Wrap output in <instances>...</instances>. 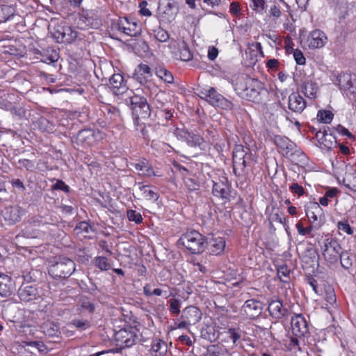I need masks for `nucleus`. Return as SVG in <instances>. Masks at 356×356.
I'll return each mask as SVG.
<instances>
[{"label":"nucleus","instance_id":"obj_28","mask_svg":"<svg viewBox=\"0 0 356 356\" xmlns=\"http://www.w3.org/2000/svg\"><path fill=\"white\" fill-rule=\"evenodd\" d=\"M225 247V241L222 238H214L209 242V250L213 254L218 255L223 252Z\"/></svg>","mask_w":356,"mask_h":356},{"label":"nucleus","instance_id":"obj_40","mask_svg":"<svg viewBox=\"0 0 356 356\" xmlns=\"http://www.w3.org/2000/svg\"><path fill=\"white\" fill-rule=\"evenodd\" d=\"M291 270L286 265L280 266L277 269V274L282 282H288Z\"/></svg>","mask_w":356,"mask_h":356},{"label":"nucleus","instance_id":"obj_44","mask_svg":"<svg viewBox=\"0 0 356 356\" xmlns=\"http://www.w3.org/2000/svg\"><path fill=\"white\" fill-rule=\"evenodd\" d=\"M344 186L350 190L356 192V175H348L343 179Z\"/></svg>","mask_w":356,"mask_h":356},{"label":"nucleus","instance_id":"obj_45","mask_svg":"<svg viewBox=\"0 0 356 356\" xmlns=\"http://www.w3.org/2000/svg\"><path fill=\"white\" fill-rule=\"evenodd\" d=\"M168 302L170 313L173 316H177L180 313L181 300L177 298H171Z\"/></svg>","mask_w":356,"mask_h":356},{"label":"nucleus","instance_id":"obj_16","mask_svg":"<svg viewBox=\"0 0 356 356\" xmlns=\"http://www.w3.org/2000/svg\"><path fill=\"white\" fill-rule=\"evenodd\" d=\"M327 42L325 33L319 29L312 31L307 38V43L309 49H320L323 47Z\"/></svg>","mask_w":356,"mask_h":356},{"label":"nucleus","instance_id":"obj_2","mask_svg":"<svg viewBox=\"0 0 356 356\" xmlns=\"http://www.w3.org/2000/svg\"><path fill=\"white\" fill-rule=\"evenodd\" d=\"M131 107L134 116V124L137 129H144V123L140 122L141 119H147L150 116L151 110L147 99L138 95H134L129 97Z\"/></svg>","mask_w":356,"mask_h":356},{"label":"nucleus","instance_id":"obj_6","mask_svg":"<svg viewBox=\"0 0 356 356\" xmlns=\"http://www.w3.org/2000/svg\"><path fill=\"white\" fill-rule=\"evenodd\" d=\"M179 241L192 254H200L204 250V238L197 231L193 230L185 233L181 236Z\"/></svg>","mask_w":356,"mask_h":356},{"label":"nucleus","instance_id":"obj_41","mask_svg":"<svg viewBox=\"0 0 356 356\" xmlns=\"http://www.w3.org/2000/svg\"><path fill=\"white\" fill-rule=\"evenodd\" d=\"M95 264L101 270H108L111 268V264L106 257H97L95 258Z\"/></svg>","mask_w":356,"mask_h":356},{"label":"nucleus","instance_id":"obj_25","mask_svg":"<svg viewBox=\"0 0 356 356\" xmlns=\"http://www.w3.org/2000/svg\"><path fill=\"white\" fill-rule=\"evenodd\" d=\"M2 216L6 221L10 224L19 222L21 218L19 209L17 207H9L2 211Z\"/></svg>","mask_w":356,"mask_h":356},{"label":"nucleus","instance_id":"obj_57","mask_svg":"<svg viewBox=\"0 0 356 356\" xmlns=\"http://www.w3.org/2000/svg\"><path fill=\"white\" fill-rule=\"evenodd\" d=\"M289 189L292 193H296L299 196L302 195L305 193L304 188L298 183H293L290 186Z\"/></svg>","mask_w":356,"mask_h":356},{"label":"nucleus","instance_id":"obj_11","mask_svg":"<svg viewBox=\"0 0 356 356\" xmlns=\"http://www.w3.org/2000/svg\"><path fill=\"white\" fill-rule=\"evenodd\" d=\"M172 132L178 140L185 141L191 147L201 146L204 143L200 134L190 132L185 128L177 127Z\"/></svg>","mask_w":356,"mask_h":356},{"label":"nucleus","instance_id":"obj_12","mask_svg":"<svg viewBox=\"0 0 356 356\" xmlns=\"http://www.w3.org/2000/svg\"><path fill=\"white\" fill-rule=\"evenodd\" d=\"M274 143L275 145L282 151V154L286 156H291L296 152L298 154H300L302 157L305 156L300 150H296V144L286 137L275 136L274 138Z\"/></svg>","mask_w":356,"mask_h":356},{"label":"nucleus","instance_id":"obj_22","mask_svg":"<svg viewBox=\"0 0 356 356\" xmlns=\"http://www.w3.org/2000/svg\"><path fill=\"white\" fill-rule=\"evenodd\" d=\"M322 209L320 205L316 203H311L306 209V215L312 224L314 226L319 227L321 222L318 220V216L321 215Z\"/></svg>","mask_w":356,"mask_h":356},{"label":"nucleus","instance_id":"obj_36","mask_svg":"<svg viewBox=\"0 0 356 356\" xmlns=\"http://www.w3.org/2000/svg\"><path fill=\"white\" fill-rule=\"evenodd\" d=\"M155 74L157 77L166 83H172L174 81L172 73L164 67L156 68Z\"/></svg>","mask_w":356,"mask_h":356},{"label":"nucleus","instance_id":"obj_43","mask_svg":"<svg viewBox=\"0 0 356 356\" xmlns=\"http://www.w3.org/2000/svg\"><path fill=\"white\" fill-rule=\"evenodd\" d=\"M339 258L343 268L349 269L352 266L353 259L348 252L341 251Z\"/></svg>","mask_w":356,"mask_h":356},{"label":"nucleus","instance_id":"obj_29","mask_svg":"<svg viewBox=\"0 0 356 356\" xmlns=\"http://www.w3.org/2000/svg\"><path fill=\"white\" fill-rule=\"evenodd\" d=\"M213 193L215 196L222 199H228L230 193L229 188L223 182L214 183Z\"/></svg>","mask_w":356,"mask_h":356},{"label":"nucleus","instance_id":"obj_59","mask_svg":"<svg viewBox=\"0 0 356 356\" xmlns=\"http://www.w3.org/2000/svg\"><path fill=\"white\" fill-rule=\"evenodd\" d=\"M147 2L146 1H143L140 3V13L141 15L144 16H150L152 15L151 11L147 8Z\"/></svg>","mask_w":356,"mask_h":356},{"label":"nucleus","instance_id":"obj_9","mask_svg":"<svg viewBox=\"0 0 356 356\" xmlns=\"http://www.w3.org/2000/svg\"><path fill=\"white\" fill-rule=\"evenodd\" d=\"M114 340L120 348L131 347L139 340L138 331L133 327L121 329L115 332Z\"/></svg>","mask_w":356,"mask_h":356},{"label":"nucleus","instance_id":"obj_46","mask_svg":"<svg viewBox=\"0 0 356 356\" xmlns=\"http://www.w3.org/2000/svg\"><path fill=\"white\" fill-rule=\"evenodd\" d=\"M106 118L111 121H118L120 119V113L118 108L113 106L106 107Z\"/></svg>","mask_w":356,"mask_h":356},{"label":"nucleus","instance_id":"obj_49","mask_svg":"<svg viewBox=\"0 0 356 356\" xmlns=\"http://www.w3.org/2000/svg\"><path fill=\"white\" fill-rule=\"evenodd\" d=\"M18 168H25L27 170L33 171L35 169V162L29 159H19L17 162Z\"/></svg>","mask_w":356,"mask_h":356},{"label":"nucleus","instance_id":"obj_35","mask_svg":"<svg viewBox=\"0 0 356 356\" xmlns=\"http://www.w3.org/2000/svg\"><path fill=\"white\" fill-rule=\"evenodd\" d=\"M143 86L144 92L149 95H156L160 91L157 85L153 81L152 78L150 80L146 81L145 83H140Z\"/></svg>","mask_w":356,"mask_h":356},{"label":"nucleus","instance_id":"obj_10","mask_svg":"<svg viewBox=\"0 0 356 356\" xmlns=\"http://www.w3.org/2000/svg\"><path fill=\"white\" fill-rule=\"evenodd\" d=\"M337 81L340 89L356 107V76L350 74H341L337 77Z\"/></svg>","mask_w":356,"mask_h":356},{"label":"nucleus","instance_id":"obj_56","mask_svg":"<svg viewBox=\"0 0 356 356\" xmlns=\"http://www.w3.org/2000/svg\"><path fill=\"white\" fill-rule=\"evenodd\" d=\"M184 183L189 191H195L199 189V184L191 179H185Z\"/></svg>","mask_w":356,"mask_h":356},{"label":"nucleus","instance_id":"obj_27","mask_svg":"<svg viewBox=\"0 0 356 356\" xmlns=\"http://www.w3.org/2000/svg\"><path fill=\"white\" fill-rule=\"evenodd\" d=\"M135 169L140 176L151 177L155 175L153 168L146 160L140 161L136 163Z\"/></svg>","mask_w":356,"mask_h":356},{"label":"nucleus","instance_id":"obj_60","mask_svg":"<svg viewBox=\"0 0 356 356\" xmlns=\"http://www.w3.org/2000/svg\"><path fill=\"white\" fill-rule=\"evenodd\" d=\"M281 10L280 8L275 5L270 7L269 10V16L273 17V19H277L281 15Z\"/></svg>","mask_w":356,"mask_h":356},{"label":"nucleus","instance_id":"obj_50","mask_svg":"<svg viewBox=\"0 0 356 356\" xmlns=\"http://www.w3.org/2000/svg\"><path fill=\"white\" fill-rule=\"evenodd\" d=\"M252 9L257 13H262L266 7V2L264 0H252Z\"/></svg>","mask_w":356,"mask_h":356},{"label":"nucleus","instance_id":"obj_20","mask_svg":"<svg viewBox=\"0 0 356 356\" xmlns=\"http://www.w3.org/2000/svg\"><path fill=\"white\" fill-rule=\"evenodd\" d=\"M268 310L270 313V315L277 319H280L282 318L286 312V309L283 307L282 302L277 298L272 299L269 303L268 307Z\"/></svg>","mask_w":356,"mask_h":356},{"label":"nucleus","instance_id":"obj_51","mask_svg":"<svg viewBox=\"0 0 356 356\" xmlns=\"http://www.w3.org/2000/svg\"><path fill=\"white\" fill-rule=\"evenodd\" d=\"M127 217L129 220L134 221L137 224L140 223L143 220L141 214L134 210H129L127 211Z\"/></svg>","mask_w":356,"mask_h":356},{"label":"nucleus","instance_id":"obj_47","mask_svg":"<svg viewBox=\"0 0 356 356\" xmlns=\"http://www.w3.org/2000/svg\"><path fill=\"white\" fill-rule=\"evenodd\" d=\"M317 119L323 123H330L333 119V114L329 111H319L317 114Z\"/></svg>","mask_w":356,"mask_h":356},{"label":"nucleus","instance_id":"obj_58","mask_svg":"<svg viewBox=\"0 0 356 356\" xmlns=\"http://www.w3.org/2000/svg\"><path fill=\"white\" fill-rule=\"evenodd\" d=\"M53 188L55 190H61L66 193H68L70 191V187L61 180H58L56 183L53 186Z\"/></svg>","mask_w":356,"mask_h":356},{"label":"nucleus","instance_id":"obj_15","mask_svg":"<svg viewBox=\"0 0 356 356\" xmlns=\"http://www.w3.org/2000/svg\"><path fill=\"white\" fill-rule=\"evenodd\" d=\"M291 324L293 335L302 337H305L309 333L307 323L301 314L293 316Z\"/></svg>","mask_w":356,"mask_h":356},{"label":"nucleus","instance_id":"obj_62","mask_svg":"<svg viewBox=\"0 0 356 356\" xmlns=\"http://www.w3.org/2000/svg\"><path fill=\"white\" fill-rule=\"evenodd\" d=\"M298 337H291L290 339V342L289 343V349L292 350L295 347H298L299 350H301V348L299 347V341L298 339Z\"/></svg>","mask_w":356,"mask_h":356},{"label":"nucleus","instance_id":"obj_7","mask_svg":"<svg viewBox=\"0 0 356 356\" xmlns=\"http://www.w3.org/2000/svg\"><path fill=\"white\" fill-rule=\"evenodd\" d=\"M75 270L74 262L66 257H61L52 264L49 270V273L54 278H67Z\"/></svg>","mask_w":356,"mask_h":356},{"label":"nucleus","instance_id":"obj_42","mask_svg":"<svg viewBox=\"0 0 356 356\" xmlns=\"http://www.w3.org/2000/svg\"><path fill=\"white\" fill-rule=\"evenodd\" d=\"M52 36L58 43H63V24H56L53 27V29L51 31Z\"/></svg>","mask_w":356,"mask_h":356},{"label":"nucleus","instance_id":"obj_8","mask_svg":"<svg viewBox=\"0 0 356 356\" xmlns=\"http://www.w3.org/2000/svg\"><path fill=\"white\" fill-rule=\"evenodd\" d=\"M324 259L330 264L338 261L341 252V247L337 239L332 237L325 238L321 245Z\"/></svg>","mask_w":356,"mask_h":356},{"label":"nucleus","instance_id":"obj_63","mask_svg":"<svg viewBox=\"0 0 356 356\" xmlns=\"http://www.w3.org/2000/svg\"><path fill=\"white\" fill-rule=\"evenodd\" d=\"M218 49L216 47H213L211 48H209V51H208L209 58L211 60H215L218 56Z\"/></svg>","mask_w":356,"mask_h":356},{"label":"nucleus","instance_id":"obj_38","mask_svg":"<svg viewBox=\"0 0 356 356\" xmlns=\"http://www.w3.org/2000/svg\"><path fill=\"white\" fill-rule=\"evenodd\" d=\"M143 293L145 296L149 297L151 296H165L167 297V292L163 291L161 289H154L152 291V286L150 284L147 283L143 286Z\"/></svg>","mask_w":356,"mask_h":356},{"label":"nucleus","instance_id":"obj_33","mask_svg":"<svg viewBox=\"0 0 356 356\" xmlns=\"http://www.w3.org/2000/svg\"><path fill=\"white\" fill-rule=\"evenodd\" d=\"M63 43H72L78 38V32L71 26L63 25Z\"/></svg>","mask_w":356,"mask_h":356},{"label":"nucleus","instance_id":"obj_34","mask_svg":"<svg viewBox=\"0 0 356 356\" xmlns=\"http://www.w3.org/2000/svg\"><path fill=\"white\" fill-rule=\"evenodd\" d=\"M151 350L155 353L154 356L162 355L167 351V344L164 341L156 339L152 341Z\"/></svg>","mask_w":356,"mask_h":356},{"label":"nucleus","instance_id":"obj_17","mask_svg":"<svg viewBox=\"0 0 356 356\" xmlns=\"http://www.w3.org/2000/svg\"><path fill=\"white\" fill-rule=\"evenodd\" d=\"M118 29L129 36H136L140 32L137 23L129 21L127 17L120 18L118 22Z\"/></svg>","mask_w":356,"mask_h":356},{"label":"nucleus","instance_id":"obj_30","mask_svg":"<svg viewBox=\"0 0 356 356\" xmlns=\"http://www.w3.org/2000/svg\"><path fill=\"white\" fill-rule=\"evenodd\" d=\"M318 90L317 84L312 81H306L302 86V92L310 99L316 98Z\"/></svg>","mask_w":356,"mask_h":356},{"label":"nucleus","instance_id":"obj_23","mask_svg":"<svg viewBox=\"0 0 356 356\" xmlns=\"http://www.w3.org/2000/svg\"><path fill=\"white\" fill-rule=\"evenodd\" d=\"M14 291V284L10 276L0 274V295L2 297H9Z\"/></svg>","mask_w":356,"mask_h":356},{"label":"nucleus","instance_id":"obj_53","mask_svg":"<svg viewBox=\"0 0 356 356\" xmlns=\"http://www.w3.org/2000/svg\"><path fill=\"white\" fill-rule=\"evenodd\" d=\"M229 338L233 341L234 344L236 345L237 341L241 338V334L234 328H229L227 330Z\"/></svg>","mask_w":356,"mask_h":356},{"label":"nucleus","instance_id":"obj_3","mask_svg":"<svg viewBox=\"0 0 356 356\" xmlns=\"http://www.w3.org/2000/svg\"><path fill=\"white\" fill-rule=\"evenodd\" d=\"M252 161V154L248 147L236 145L233 152V170L236 176H240L245 172V168L250 165Z\"/></svg>","mask_w":356,"mask_h":356},{"label":"nucleus","instance_id":"obj_14","mask_svg":"<svg viewBox=\"0 0 356 356\" xmlns=\"http://www.w3.org/2000/svg\"><path fill=\"white\" fill-rule=\"evenodd\" d=\"M263 304L259 300L250 299L246 300L241 307V312L250 318L254 319L262 312Z\"/></svg>","mask_w":356,"mask_h":356},{"label":"nucleus","instance_id":"obj_52","mask_svg":"<svg viewBox=\"0 0 356 356\" xmlns=\"http://www.w3.org/2000/svg\"><path fill=\"white\" fill-rule=\"evenodd\" d=\"M337 227L340 231H342L348 234L351 235L353 234V228L347 222H339L337 224Z\"/></svg>","mask_w":356,"mask_h":356},{"label":"nucleus","instance_id":"obj_21","mask_svg":"<svg viewBox=\"0 0 356 356\" xmlns=\"http://www.w3.org/2000/svg\"><path fill=\"white\" fill-rule=\"evenodd\" d=\"M152 76L150 67L143 63L138 65L134 73V79L140 83H145L146 81L150 80Z\"/></svg>","mask_w":356,"mask_h":356},{"label":"nucleus","instance_id":"obj_13","mask_svg":"<svg viewBox=\"0 0 356 356\" xmlns=\"http://www.w3.org/2000/svg\"><path fill=\"white\" fill-rule=\"evenodd\" d=\"M17 293L20 300L25 302L38 301L42 299L38 289L32 285L22 286Z\"/></svg>","mask_w":356,"mask_h":356},{"label":"nucleus","instance_id":"obj_4","mask_svg":"<svg viewBox=\"0 0 356 356\" xmlns=\"http://www.w3.org/2000/svg\"><path fill=\"white\" fill-rule=\"evenodd\" d=\"M198 96L209 104L225 110H230L233 104L220 94L215 88H202L199 90Z\"/></svg>","mask_w":356,"mask_h":356},{"label":"nucleus","instance_id":"obj_31","mask_svg":"<svg viewBox=\"0 0 356 356\" xmlns=\"http://www.w3.org/2000/svg\"><path fill=\"white\" fill-rule=\"evenodd\" d=\"M44 334L48 337H58L60 330L58 325L51 321H47L41 326Z\"/></svg>","mask_w":356,"mask_h":356},{"label":"nucleus","instance_id":"obj_1","mask_svg":"<svg viewBox=\"0 0 356 356\" xmlns=\"http://www.w3.org/2000/svg\"><path fill=\"white\" fill-rule=\"evenodd\" d=\"M234 88L238 94L257 104L266 101L268 95V91L262 82L248 76L238 77Z\"/></svg>","mask_w":356,"mask_h":356},{"label":"nucleus","instance_id":"obj_61","mask_svg":"<svg viewBox=\"0 0 356 356\" xmlns=\"http://www.w3.org/2000/svg\"><path fill=\"white\" fill-rule=\"evenodd\" d=\"M207 355L209 356H220V348L216 345H211L207 348Z\"/></svg>","mask_w":356,"mask_h":356},{"label":"nucleus","instance_id":"obj_18","mask_svg":"<svg viewBox=\"0 0 356 356\" xmlns=\"http://www.w3.org/2000/svg\"><path fill=\"white\" fill-rule=\"evenodd\" d=\"M110 88L112 92L116 95H122L127 91V87L122 75L114 74L109 79Z\"/></svg>","mask_w":356,"mask_h":356},{"label":"nucleus","instance_id":"obj_64","mask_svg":"<svg viewBox=\"0 0 356 356\" xmlns=\"http://www.w3.org/2000/svg\"><path fill=\"white\" fill-rule=\"evenodd\" d=\"M337 131L343 136H347L348 138H353V135L345 127L339 125Z\"/></svg>","mask_w":356,"mask_h":356},{"label":"nucleus","instance_id":"obj_24","mask_svg":"<svg viewBox=\"0 0 356 356\" xmlns=\"http://www.w3.org/2000/svg\"><path fill=\"white\" fill-rule=\"evenodd\" d=\"M99 134V131L96 132L90 129H83L79 131L77 134L76 140L83 145L90 146L93 144L95 140L96 135Z\"/></svg>","mask_w":356,"mask_h":356},{"label":"nucleus","instance_id":"obj_5","mask_svg":"<svg viewBox=\"0 0 356 356\" xmlns=\"http://www.w3.org/2000/svg\"><path fill=\"white\" fill-rule=\"evenodd\" d=\"M202 312L193 305L186 307L181 311V316L175 322V329H188L202 319Z\"/></svg>","mask_w":356,"mask_h":356},{"label":"nucleus","instance_id":"obj_37","mask_svg":"<svg viewBox=\"0 0 356 356\" xmlns=\"http://www.w3.org/2000/svg\"><path fill=\"white\" fill-rule=\"evenodd\" d=\"M179 57L182 61H189L193 58V54L185 42L179 45Z\"/></svg>","mask_w":356,"mask_h":356},{"label":"nucleus","instance_id":"obj_26","mask_svg":"<svg viewBox=\"0 0 356 356\" xmlns=\"http://www.w3.org/2000/svg\"><path fill=\"white\" fill-rule=\"evenodd\" d=\"M316 138L318 142L326 149H331L336 143L334 138L325 132V131H318L316 134Z\"/></svg>","mask_w":356,"mask_h":356},{"label":"nucleus","instance_id":"obj_19","mask_svg":"<svg viewBox=\"0 0 356 356\" xmlns=\"http://www.w3.org/2000/svg\"><path fill=\"white\" fill-rule=\"evenodd\" d=\"M288 102L289 108L296 113H300L306 107V102L297 92L291 93Z\"/></svg>","mask_w":356,"mask_h":356},{"label":"nucleus","instance_id":"obj_54","mask_svg":"<svg viewBox=\"0 0 356 356\" xmlns=\"http://www.w3.org/2000/svg\"><path fill=\"white\" fill-rule=\"evenodd\" d=\"M293 57L297 64L304 65L305 63V58L300 50L296 49L293 52Z\"/></svg>","mask_w":356,"mask_h":356},{"label":"nucleus","instance_id":"obj_48","mask_svg":"<svg viewBox=\"0 0 356 356\" xmlns=\"http://www.w3.org/2000/svg\"><path fill=\"white\" fill-rule=\"evenodd\" d=\"M154 32V37L158 41L165 42L168 40L169 34L166 31H165L162 28L159 27L158 29H155Z\"/></svg>","mask_w":356,"mask_h":356},{"label":"nucleus","instance_id":"obj_55","mask_svg":"<svg viewBox=\"0 0 356 356\" xmlns=\"http://www.w3.org/2000/svg\"><path fill=\"white\" fill-rule=\"evenodd\" d=\"M72 324L80 330H86L89 326V322L88 321H83L80 319L73 320Z\"/></svg>","mask_w":356,"mask_h":356},{"label":"nucleus","instance_id":"obj_32","mask_svg":"<svg viewBox=\"0 0 356 356\" xmlns=\"http://www.w3.org/2000/svg\"><path fill=\"white\" fill-rule=\"evenodd\" d=\"M138 188L143 196L147 200L156 202L159 198V194L156 191L153 190L150 186L146 185H141L138 184Z\"/></svg>","mask_w":356,"mask_h":356},{"label":"nucleus","instance_id":"obj_39","mask_svg":"<svg viewBox=\"0 0 356 356\" xmlns=\"http://www.w3.org/2000/svg\"><path fill=\"white\" fill-rule=\"evenodd\" d=\"M58 59V54L56 51L52 49H47L44 51V55L42 56V61L45 63H55Z\"/></svg>","mask_w":356,"mask_h":356}]
</instances>
